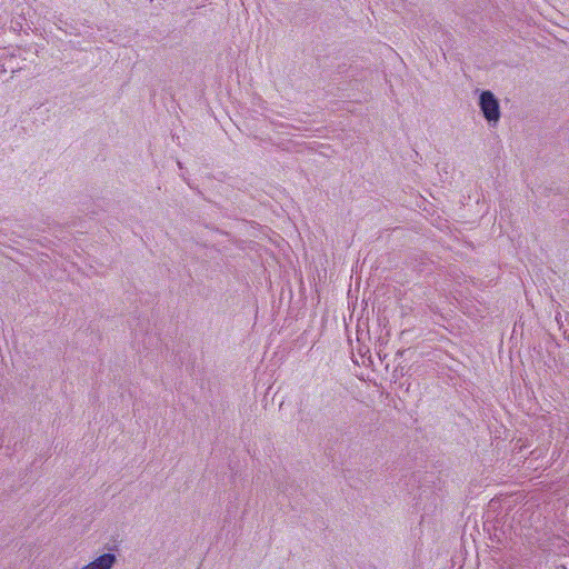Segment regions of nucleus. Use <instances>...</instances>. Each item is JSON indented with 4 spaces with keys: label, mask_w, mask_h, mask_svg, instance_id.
<instances>
[{
    "label": "nucleus",
    "mask_w": 569,
    "mask_h": 569,
    "mask_svg": "<svg viewBox=\"0 0 569 569\" xmlns=\"http://www.w3.org/2000/svg\"><path fill=\"white\" fill-rule=\"evenodd\" d=\"M480 110L488 122H497L500 119L498 99L491 91H482L479 97Z\"/></svg>",
    "instance_id": "nucleus-1"
},
{
    "label": "nucleus",
    "mask_w": 569,
    "mask_h": 569,
    "mask_svg": "<svg viewBox=\"0 0 569 569\" xmlns=\"http://www.w3.org/2000/svg\"><path fill=\"white\" fill-rule=\"evenodd\" d=\"M116 555L107 552L99 556L81 569H112V567L116 565Z\"/></svg>",
    "instance_id": "nucleus-2"
}]
</instances>
